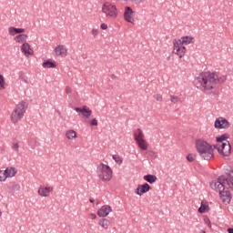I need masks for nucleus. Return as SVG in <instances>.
Here are the masks:
<instances>
[{"label": "nucleus", "mask_w": 233, "mask_h": 233, "mask_svg": "<svg viewBox=\"0 0 233 233\" xmlns=\"http://www.w3.org/2000/svg\"><path fill=\"white\" fill-rule=\"evenodd\" d=\"M227 81V76L220 75L218 72L204 71L198 75L195 83L197 88H214L217 85H223Z\"/></svg>", "instance_id": "obj_1"}, {"label": "nucleus", "mask_w": 233, "mask_h": 233, "mask_svg": "<svg viewBox=\"0 0 233 233\" xmlns=\"http://www.w3.org/2000/svg\"><path fill=\"white\" fill-rule=\"evenodd\" d=\"M195 148L199 157L205 161L214 159V146L203 138L195 141Z\"/></svg>", "instance_id": "obj_2"}, {"label": "nucleus", "mask_w": 233, "mask_h": 233, "mask_svg": "<svg viewBox=\"0 0 233 233\" xmlns=\"http://www.w3.org/2000/svg\"><path fill=\"white\" fill-rule=\"evenodd\" d=\"M96 176L102 183H110L112 177H114V171H112L110 166L100 163L96 167Z\"/></svg>", "instance_id": "obj_3"}, {"label": "nucleus", "mask_w": 233, "mask_h": 233, "mask_svg": "<svg viewBox=\"0 0 233 233\" xmlns=\"http://www.w3.org/2000/svg\"><path fill=\"white\" fill-rule=\"evenodd\" d=\"M101 12L108 19H117V16L119 15L117 6L111 2H104L101 6Z\"/></svg>", "instance_id": "obj_4"}, {"label": "nucleus", "mask_w": 233, "mask_h": 233, "mask_svg": "<svg viewBox=\"0 0 233 233\" xmlns=\"http://www.w3.org/2000/svg\"><path fill=\"white\" fill-rule=\"evenodd\" d=\"M210 187L213 190L221 194V192H224L225 188H233V183L229 182L227 177H220L218 180L211 182Z\"/></svg>", "instance_id": "obj_5"}, {"label": "nucleus", "mask_w": 233, "mask_h": 233, "mask_svg": "<svg viewBox=\"0 0 233 233\" xmlns=\"http://www.w3.org/2000/svg\"><path fill=\"white\" fill-rule=\"evenodd\" d=\"M25 112H26V102L21 101L19 102L14 111L11 114V121L12 123H19L23 116H25Z\"/></svg>", "instance_id": "obj_6"}, {"label": "nucleus", "mask_w": 233, "mask_h": 233, "mask_svg": "<svg viewBox=\"0 0 233 233\" xmlns=\"http://www.w3.org/2000/svg\"><path fill=\"white\" fill-rule=\"evenodd\" d=\"M134 139L140 150H148V142L145 139V134L141 129L135 130Z\"/></svg>", "instance_id": "obj_7"}, {"label": "nucleus", "mask_w": 233, "mask_h": 233, "mask_svg": "<svg viewBox=\"0 0 233 233\" xmlns=\"http://www.w3.org/2000/svg\"><path fill=\"white\" fill-rule=\"evenodd\" d=\"M215 148L218 150L220 157H223L224 159L232 154V147H230V142L228 141H225L223 144L214 145V150Z\"/></svg>", "instance_id": "obj_8"}, {"label": "nucleus", "mask_w": 233, "mask_h": 233, "mask_svg": "<svg viewBox=\"0 0 233 233\" xmlns=\"http://www.w3.org/2000/svg\"><path fill=\"white\" fill-rule=\"evenodd\" d=\"M173 54L179 59L185 57V54H187V47L177 38L173 40Z\"/></svg>", "instance_id": "obj_9"}, {"label": "nucleus", "mask_w": 233, "mask_h": 233, "mask_svg": "<svg viewBox=\"0 0 233 233\" xmlns=\"http://www.w3.org/2000/svg\"><path fill=\"white\" fill-rule=\"evenodd\" d=\"M53 54L55 57L65 59V57H68V47L63 44H58L54 47Z\"/></svg>", "instance_id": "obj_10"}, {"label": "nucleus", "mask_w": 233, "mask_h": 233, "mask_svg": "<svg viewBox=\"0 0 233 233\" xmlns=\"http://www.w3.org/2000/svg\"><path fill=\"white\" fill-rule=\"evenodd\" d=\"M54 192V187L48 184L40 185L37 188V194L40 198H50V194Z\"/></svg>", "instance_id": "obj_11"}, {"label": "nucleus", "mask_w": 233, "mask_h": 233, "mask_svg": "<svg viewBox=\"0 0 233 233\" xmlns=\"http://www.w3.org/2000/svg\"><path fill=\"white\" fill-rule=\"evenodd\" d=\"M214 127L218 130H228L230 128V122L227 118L220 116L216 118Z\"/></svg>", "instance_id": "obj_12"}, {"label": "nucleus", "mask_w": 233, "mask_h": 233, "mask_svg": "<svg viewBox=\"0 0 233 233\" xmlns=\"http://www.w3.org/2000/svg\"><path fill=\"white\" fill-rule=\"evenodd\" d=\"M124 19L127 23H130L131 25L136 24V11L131 9L130 6H126L124 11Z\"/></svg>", "instance_id": "obj_13"}, {"label": "nucleus", "mask_w": 233, "mask_h": 233, "mask_svg": "<svg viewBox=\"0 0 233 233\" xmlns=\"http://www.w3.org/2000/svg\"><path fill=\"white\" fill-rule=\"evenodd\" d=\"M75 110L79 116H82L84 119H89L90 116H92V109L86 106H83L82 107H76Z\"/></svg>", "instance_id": "obj_14"}, {"label": "nucleus", "mask_w": 233, "mask_h": 233, "mask_svg": "<svg viewBox=\"0 0 233 233\" xmlns=\"http://www.w3.org/2000/svg\"><path fill=\"white\" fill-rule=\"evenodd\" d=\"M20 50L22 54H24L25 57H32V56H34V49L32 48L30 44H28V42L24 43L21 46Z\"/></svg>", "instance_id": "obj_15"}, {"label": "nucleus", "mask_w": 233, "mask_h": 233, "mask_svg": "<svg viewBox=\"0 0 233 233\" xmlns=\"http://www.w3.org/2000/svg\"><path fill=\"white\" fill-rule=\"evenodd\" d=\"M150 185L145 183L144 185H138L137 187L135 189V194L137 196H143V194H147L151 190Z\"/></svg>", "instance_id": "obj_16"}, {"label": "nucleus", "mask_w": 233, "mask_h": 233, "mask_svg": "<svg viewBox=\"0 0 233 233\" xmlns=\"http://www.w3.org/2000/svg\"><path fill=\"white\" fill-rule=\"evenodd\" d=\"M110 212H112V207L108 206V205H105L102 206L96 212L97 216H99V218H106V216H108V214H110Z\"/></svg>", "instance_id": "obj_17"}, {"label": "nucleus", "mask_w": 233, "mask_h": 233, "mask_svg": "<svg viewBox=\"0 0 233 233\" xmlns=\"http://www.w3.org/2000/svg\"><path fill=\"white\" fill-rule=\"evenodd\" d=\"M14 41L17 45H25V43H27L26 41H28V35L20 33L14 37Z\"/></svg>", "instance_id": "obj_18"}, {"label": "nucleus", "mask_w": 233, "mask_h": 233, "mask_svg": "<svg viewBox=\"0 0 233 233\" xmlns=\"http://www.w3.org/2000/svg\"><path fill=\"white\" fill-rule=\"evenodd\" d=\"M220 198L222 199V203L225 205H228L232 199V195L230 194V191H222L219 194Z\"/></svg>", "instance_id": "obj_19"}, {"label": "nucleus", "mask_w": 233, "mask_h": 233, "mask_svg": "<svg viewBox=\"0 0 233 233\" xmlns=\"http://www.w3.org/2000/svg\"><path fill=\"white\" fill-rule=\"evenodd\" d=\"M178 41L181 42L182 45H192L194 43H196V38L192 35H186V36H182L180 38H177Z\"/></svg>", "instance_id": "obj_20"}, {"label": "nucleus", "mask_w": 233, "mask_h": 233, "mask_svg": "<svg viewBox=\"0 0 233 233\" xmlns=\"http://www.w3.org/2000/svg\"><path fill=\"white\" fill-rule=\"evenodd\" d=\"M65 136L68 141H76V139H77V131L74 129H67Z\"/></svg>", "instance_id": "obj_21"}, {"label": "nucleus", "mask_w": 233, "mask_h": 233, "mask_svg": "<svg viewBox=\"0 0 233 233\" xmlns=\"http://www.w3.org/2000/svg\"><path fill=\"white\" fill-rule=\"evenodd\" d=\"M26 30L25 28H16L15 26L8 27V34L11 36L16 35V34H25Z\"/></svg>", "instance_id": "obj_22"}, {"label": "nucleus", "mask_w": 233, "mask_h": 233, "mask_svg": "<svg viewBox=\"0 0 233 233\" xmlns=\"http://www.w3.org/2000/svg\"><path fill=\"white\" fill-rule=\"evenodd\" d=\"M98 225L101 228H104V230H108V228H110L111 222L108 218H102L98 220Z\"/></svg>", "instance_id": "obj_23"}, {"label": "nucleus", "mask_w": 233, "mask_h": 233, "mask_svg": "<svg viewBox=\"0 0 233 233\" xmlns=\"http://www.w3.org/2000/svg\"><path fill=\"white\" fill-rule=\"evenodd\" d=\"M42 66L43 68H57V62L47 59L43 62Z\"/></svg>", "instance_id": "obj_24"}, {"label": "nucleus", "mask_w": 233, "mask_h": 233, "mask_svg": "<svg viewBox=\"0 0 233 233\" xmlns=\"http://www.w3.org/2000/svg\"><path fill=\"white\" fill-rule=\"evenodd\" d=\"M208 210H210V207L208 206V202L203 200L201 202V206L198 208V212H199V214H207V212H208Z\"/></svg>", "instance_id": "obj_25"}, {"label": "nucleus", "mask_w": 233, "mask_h": 233, "mask_svg": "<svg viewBox=\"0 0 233 233\" xmlns=\"http://www.w3.org/2000/svg\"><path fill=\"white\" fill-rule=\"evenodd\" d=\"M5 172H7L9 178L15 177V176H17V168L13 167H6Z\"/></svg>", "instance_id": "obj_26"}, {"label": "nucleus", "mask_w": 233, "mask_h": 233, "mask_svg": "<svg viewBox=\"0 0 233 233\" xmlns=\"http://www.w3.org/2000/svg\"><path fill=\"white\" fill-rule=\"evenodd\" d=\"M8 190L11 194H15V192L21 191V185L17 183H14L11 186L8 187Z\"/></svg>", "instance_id": "obj_27"}, {"label": "nucleus", "mask_w": 233, "mask_h": 233, "mask_svg": "<svg viewBox=\"0 0 233 233\" xmlns=\"http://www.w3.org/2000/svg\"><path fill=\"white\" fill-rule=\"evenodd\" d=\"M144 181H147V183H150L152 185L153 183H156L157 181V177L155 175H146L143 177Z\"/></svg>", "instance_id": "obj_28"}, {"label": "nucleus", "mask_w": 233, "mask_h": 233, "mask_svg": "<svg viewBox=\"0 0 233 233\" xmlns=\"http://www.w3.org/2000/svg\"><path fill=\"white\" fill-rule=\"evenodd\" d=\"M228 137H230V135L228 134H224L220 137H218L216 138L217 145H222L223 143H225V141H228L227 139H228Z\"/></svg>", "instance_id": "obj_29"}, {"label": "nucleus", "mask_w": 233, "mask_h": 233, "mask_svg": "<svg viewBox=\"0 0 233 233\" xmlns=\"http://www.w3.org/2000/svg\"><path fill=\"white\" fill-rule=\"evenodd\" d=\"M10 178L6 170H0V183H5L6 179Z\"/></svg>", "instance_id": "obj_30"}, {"label": "nucleus", "mask_w": 233, "mask_h": 233, "mask_svg": "<svg viewBox=\"0 0 233 233\" xmlns=\"http://www.w3.org/2000/svg\"><path fill=\"white\" fill-rule=\"evenodd\" d=\"M170 101L174 103V105H177V103L181 102V99L177 96H170Z\"/></svg>", "instance_id": "obj_31"}, {"label": "nucleus", "mask_w": 233, "mask_h": 233, "mask_svg": "<svg viewBox=\"0 0 233 233\" xmlns=\"http://www.w3.org/2000/svg\"><path fill=\"white\" fill-rule=\"evenodd\" d=\"M11 148L14 152H19V143L17 142H13L11 145Z\"/></svg>", "instance_id": "obj_32"}, {"label": "nucleus", "mask_w": 233, "mask_h": 233, "mask_svg": "<svg viewBox=\"0 0 233 233\" xmlns=\"http://www.w3.org/2000/svg\"><path fill=\"white\" fill-rule=\"evenodd\" d=\"M124 1L125 3H136V5H140V3H145L146 0H118Z\"/></svg>", "instance_id": "obj_33"}, {"label": "nucleus", "mask_w": 233, "mask_h": 233, "mask_svg": "<svg viewBox=\"0 0 233 233\" xmlns=\"http://www.w3.org/2000/svg\"><path fill=\"white\" fill-rule=\"evenodd\" d=\"M6 87V82L5 81V76L3 75H0V88Z\"/></svg>", "instance_id": "obj_34"}, {"label": "nucleus", "mask_w": 233, "mask_h": 233, "mask_svg": "<svg viewBox=\"0 0 233 233\" xmlns=\"http://www.w3.org/2000/svg\"><path fill=\"white\" fill-rule=\"evenodd\" d=\"M85 123H89V125H91V127H97V119L93 118L90 121L88 120H85Z\"/></svg>", "instance_id": "obj_35"}, {"label": "nucleus", "mask_w": 233, "mask_h": 233, "mask_svg": "<svg viewBox=\"0 0 233 233\" xmlns=\"http://www.w3.org/2000/svg\"><path fill=\"white\" fill-rule=\"evenodd\" d=\"M113 159H114V161H116V163H117L118 165H121V163H123V158H121V157H119L118 155L113 156Z\"/></svg>", "instance_id": "obj_36"}, {"label": "nucleus", "mask_w": 233, "mask_h": 233, "mask_svg": "<svg viewBox=\"0 0 233 233\" xmlns=\"http://www.w3.org/2000/svg\"><path fill=\"white\" fill-rule=\"evenodd\" d=\"M187 161H188L189 163H192V162H194V161L196 160V155H194V154H188V155L187 156Z\"/></svg>", "instance_id": "obj_37"}, {"label": "nucleus", "mask_w": 233, "mask_h": 233, "mask_svg": "<svg viewBox=\"0 0 233 233\" xmlns=\"http://www.w3.org/2000/svg\"><path fill=\"white\" fill-rule=\"evenodd\" d=\"M91 35H93V37H97V35H99V29L97 28H93L91 30Z\"/></svg>", "instance_id": "obj_38"}, {"label": "nucleus", "mask_w": 233, "mask_h": 233, "mask_svg": "<svg viewBox=\"0 0 233 233\" xmlns=\"http://www.w3.org/2000/svg\"><path fill=\"white\" fill-rule=\"evenodd\" d=\"M204 223H206V225H208V228H212V222H210V218H204Z\"/></svg>", "instance_id": "obj_39"}, {"label": "nucleus", "mask_w": 233, "mask_h": 233, "mask_svg": "<svg viewBox=\"0 0 233 233\" xmlns=\"http://www.w3.org/2000/svg\"><path fill=\"white\" fill-rule=\"evenodd\" d=\"M154 97L157 101H163V96H161V94H157Z\"/></svg>", "instance_id": "obj_40"}, {"label": "nucleus", "mask_w": 233, "mask_h": 233, "mask_svg": "<svg viewBox=\"0 0 233 233\" xmlns=\"http://www.w3.org/2000/svg\"><path fill=\"white\" fill-rule=\"evenodd\" d=\"M100 28L102 30H108V25H106V23H103L100 25Z\"/></svg>", "instance_id": "obj_41"}, {"label": "nucleus", "mask_w": 233, "mask_h": 233, "mask_svg": "<svg viewBox=\"0 0 233 233\" xmlns=\"http://www.w3.org/2000/svg\"><path fill=\"white\" fill-rule=\"evenodd\" d=\"M204 94H212V89L211 88H204Z\"/></svg>", "instance_id": "obj_42"}, {"label": "nucleus", "mask_w": 233, "mask_h": 233, "mask_svg": "<svg viewBox=\"0 0 233 233\" xmlns=\"http://www.w3.org/2000/svg\"><path fill=\"white\" fill-rule=\"evenodd\" d=\"M96 218H97V216L94 213L90 214V219H96Z\"/></svg>", "instance_id": "obj_43"}, {"label": "nucleus", "mask_w": 233, "mask_h": 233, "mask_svg": "<svg viewBox=\"0 0 233 233\" xmlns=\"http://www.w3.org/2000/svg\"><path fill=\"white\" fill-rule=\"evenodd\" d=\"M110 77H111V79H116L117 76H116L115 74H112V75L110 76Z\"/></svg>", "instance_id": "obj_44"}, {"label": "nucleus", "mask_w": 233, "mask_h": 233, "mask_svg": "<svg viewBox=\"0 0 233 233\" xmlns=\"http://www.w3.org/2000/svg\"><path fill=\"white\" fill-rule=\"evenodd\" d=\"M71 93H72V89L69 88L66 90V94H71Z\"/></svg>", "instance_id": "obj_45"}, {"label": "nucleus", "mask_w": 233, "mask_h": 233, "mask_svg": "<svg viewBox=\"0 0 233 233\" xmlns=\"http://www.w3.org/2000/svg\"><path fill=\"white\" fill-rule=\"evenodd\" d=\"M228 233H233V228H228Z\"/></svg>", "instance_id": "obj_46"}, {"label": "nucleus", "mask_w": 233, "mask_h": 233, "mask_svg": "<svg viewBox=\"0 0 233 233\" xmlns=\"http://www.w3.org/2000/svg\"><path fill=\"white\" fill-rule=\"evenodd\" d=\"M1 218H3V210H1V208H0V219H1Z\"/></svg>", "instance_id": "obj_47"}, {"label": "nucleus", "mask_w": 233, "mask_h": 233, "mask_svg": "<svg viewBox=\"0 0 233 233\" xmlns=\"http://www.w3.org/2000/svg\"><path fill=\"white\" fill-rule=\"evenodd\" d=\"M89 201H90V203H94V200H93L92 198H90V200H89Z\"/></svg>", "instance_id": "obj_48"}]
</instances>
